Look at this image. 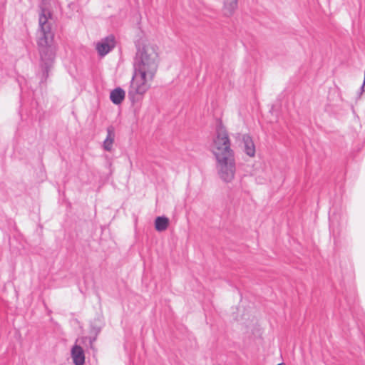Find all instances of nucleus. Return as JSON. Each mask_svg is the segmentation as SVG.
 I'll return each mask as SVG.
<instances>
[{"label": "nucleus", "instance_id": "1", "mask_svg": "<svg viewBox=\"0 0 365 365\" xmlns=\"http://www.w3.org/2000/svg\"><path fill=\"white\" fill-rule=\"evenodd\" d=\"M134 72L128 96L134 101L135 96H143L150 88L158 68V54L153 45L138 48L133 62Z\"/></svg>", "mask_w": 365, "mask_h": 365}, {"label": "nucleus", "instance_id": "2", "mask_svg": "<svg viewBox=\"0 0 365 365\" xmlns=\"http://www.w3.org/2000/svg\"><path fill=\"white\" fill-rule=\"evenodd\" d=\"M39 8L37 44L40 54V67L42 71L41 83H43L48 78L49 71L53 66L56 46L54 43V33L48 21L52 16L51 12L46 8L45 1L41 3Z\"/></svg>", "mask_w": 365, "mask_h": 365}, {"label": "nucleus", "instance_id": "3", "mask_svg": "<svg viewBox=\"0 0 365 365\" xmlns=\"http://www.w3.org/2000/svg\"><path fill=\"white\" fill-rule=\"evenodd\" d=\"M212 151L215 158L234 155L228 132L220 123L216 127L215 135L212 144Z\"/></svg>", "mask_w": 365, "mask_h": 365}, {"label": "nucleus", "instance_id": "4", "mask_svg": "<svg viewBox=\"0 0 365 365\" xmlns=\"http://www.w3.org/2000/svg\"><path fill=\"white\" fill-rule=\"evenodd\" d=\"M216 158V168L222 180L230 182L235 178L236 167L235 154Z\"/></svg>", "mask_w": 365, "mask_h": 365}, {"label": "nucleus", "instance_id": "5", "mask_svg": "<svg viewBox=\"0 0 365 365\" xmlns=\"http://www.w3.org/2000/svg\"><path fill=\"white\" fill-rule=\"evenodd\" d=\"M115 38L113 34L102 38L96 45V49L101 56H105L115 46Z\"/></svg>", "mask_w": 365, "mask_h": 365}, {"label": "nucleus", "instance_id": "6", "mask_svg": "<svg viewBox=\"0 0 365 365\" xmlns=\"http://www.w3.org/2000/svg\"><path fill=\"white\" fill-rule=\"evenodd\" d=\"M242 150L249 157H254L256 153L255 145L252 138L248 134L242 136Z\"/></svg>", "mask_w": 365, "mask_h": 365}, {"label": "nucleus", "instance_id": "7", "mask_svg": "<svg viewBox=\"0 0 365 365\" xmlns=\"http://www.w3.org/2000/svg\"><path fill=\"white\" fill-rule=\"evenodd\" d=\"M71 356L73 364L75 365H83L85 363V355L83 349L78 346L75 345L71 349Z\"/></svg>", "mask_w": 365, "mask_h": 365}, {"label": "nucleus", "instance_id": "8", "mask_svg": "<svg viewBox=\"0 0 365 365\" xmlns=\"http://www.w3.org/2000/svg\"><path fill=\"white\" fill-rule=\"evenodd\" d=\"M106 130L107 136L103 141V148L107 151H110L115 140V129L113 126L110 125L107 128Z\"/></svg>", "mask_w": 365, "mask_h": 365}, {"label": "nucleus", "instance_id": "9", "mask_svg": "<svg viewBox=\"0 0 365 365\" xmlns=\"http://www.w3.org/2000/svg\"><path fill=\"white\" fill-rule=\"evenodd\" d=\"M125 93L121 88H116L113 89L110 94V99L113 103L119 105L125 98Z\"/></svg>", "mask_w": 365, "mask_h": 365}, {"label": "nucleus", "instance_id": "10", "mask_svg": "<svg viewBox=\"0 0 365 365\" xmlns=\"http://www.w3.org/2000/svg\"><path fill=\"white\" fill-rule=\"evenodd\" d=\"M238 0H225L223 6V14L225 16H231L237 7Z\"/></svg>", "mask_w": 365, "mask_h": 365}, {"label": "nucleus", "instance_id": "11", "mask_svg": "<svg viewBox=\"0 0 365 365\" xmlns=\"http://www.w3.org/2000/svg\"><path fill=\"white\" fill-rule=\"evenodd\" d=\"M169 225V220L164 216L157 217L155 220V227L158 232H163L167 230Z\"/></svg>", "mask_w": 365, "mask_h": 365}, {"label": "nucleus", "instance_id": "12", "mask_svg": "<svg viewBox=\"0 0 365 365\" xmlns=\"http://www.w3.org/2000/svg\"><path fill=\"white\" fill-rule=\"evenodd\" d=\"M89 340H90V343L92 344L95 340H96V338H89Z\"/></svg>", "mask_w": 365, "mask_h": 365}, {"label": "nucleus", "instance_id": "13", "mask_svg": "<svg viewBox=\"0 0 365 365\" xmlns=\"http://www.w3.org/2000/svg\"><path fill=\"white\" fill-rule=\"evenodd\" d=\"M277 365H285V364H283V363H281V364H277Z\"/></svg>", "mask_w": 365, "mask_h": 365}]
</instances>
